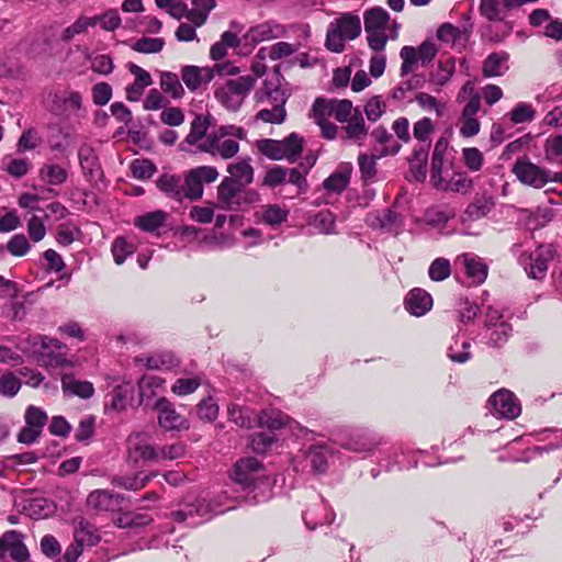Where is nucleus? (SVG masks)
<instances>
[{
    "instance_id": "nucleus-20",
    "label": "nucleus",
    "mask_w": 562,
    "mask_h": 562,
    "mask_svg": "<svg viewBox=\"0 0 562 562\" xmlns=\"http://www.w3.org/2000/svg\"><path fill=\"white\" fill-rule=\"evenodd\" d=\"M121 496L106 490L92 491L87 497V506L95 512H114L120 508Z\"/></svg>"
},
{
    "instance_id": "nucleus-46",
    "label": "nucleus",
    "mask_w": 562,
    "mask_h": 562,
    "mask_svg": "<svg viewBox=\"0 0 562 562\" xmlns=\"http://www.w3.org/2000/svg\"><path fill=\"white\" fill-rule=\"evenodd\" d=\"M160 87L164 92L169 93L173 99H179L183 95L184 89L173 72L164 71L160 75Z\"/></svg>"
},
{
    "instance_id": "nucleus-18",
    "label": "nucleus",
    "mask_w": 562,
    "mask_h": 562,
    "mask_svg": "<svg viewBox=\"0 0 562 562\" xmlns=\"http://www.w3.org/2000/svg\"><path fill=\"white\" fill-rule=\"evenodd\" d=\"M284 29L273 21H265L251 26L244 35L246 44L257 45L265 41H270L283 36Z\"/></svg>"
},
{
    "instance_id": "nucleus-1",
    "label": "nucleus",
    "mask_w": 562,
    "mask_h": 562,
    "mask_svg": "<svg viewBox=\"0 0 562 562\" xmlns=\"http://www.w3.org/2000/svg\"><path fill=\"white\" fill-rule=\"evenodd\" d=\"M400 24L394 20L391 23L390 14L381 7L372 8L364 13V31L369 47L381 53L389 40H396Z\"/></svg>"
},
{
    "instance_id": "nucleus-60",
    "label": "nucleus",
    "mask_w": 562,
    "mask_h": 562,
    "mask_svg": "<svg viewBox=\"0 0 562 562\" xmlns=\"http://www.w3.org/2000/svg\"><path fill=\"white\" fill-rule=\"evenodd\" d=\"M312 225L323 234H333L335 232V216L327 210L321 211L314 215Z\"/></svg>"
},
{
    "instance_id": "nucleus-37",
    "label": "nucleus",
    "mask_w": 562,
    "mask_h": 562,
    "mask_svg": "<svg viewBox=\"0 0 562 562\" xmlns=\"http://www.w3.org/2000/svg\"><path fill=\"white\" fill-rule=\"evenodd\" d=\"M303 138L295 133L290 134L286 138L280 140L281 149L284 151V159L291 162L297 160L303 150Z\"/></svg>"
},
{
    "instance_id": "nucleus-44",
    "label": "nucleus",
    "mask_w": 562,
    "mask_h": 562,
    "mask_svg": "<svg viewBox=\"0 0 562 562\" xmlns=\"http://www.w3.org/2000/svg\"><path fill=\"white\" fill-rule=\"evenodd\" d=\"M40 178L50 186H59L66 181L67 172L59 165L47 164L40 169Z\"/></svg>"
},
{
    "instance_id": "nucleus-5",
    "label": "nucleus",
    "mask_w": 562,
    "mask_h": 562,
    "mask_svg": "<svg viewBox=\"0 0 562 562\" xmlns=\"http://www.w3.org/2000/svg\"><path fill=\"white\" fill-rule=\"evenodd\" d=\"M256 85V78L251 75L228 79L218 87L214 95L216 100L229 111H238L245 99Z\"/></svg>"
},
{
    "instance_id": "nucleus-55",
    "label": "nucleus",
    "mask_w": 562,
    "mask_h": 562,
    "mask_svg": "<svg viewBox=\"0 0 562 562\" xmlns=\"http://www.w3.org/2000/svg\"><path fill=\"white\" fill-rule=\"evenodd\" d=\"M333 105L335 119L342 124L353 119L356 111H360L359 108H353L352 102L347 99L334 100Z\"/></svg>"
},
{
    "instance_id": "nucleus-16",
    "label": "nucleus",
    "mask_w": 562,
    "mask_h": 562,
    "mask_svg": "<svg viewBox=\"0 0 562 562\" xmlns=\"http://www.w3.org/2000/svg\"><path fill=\"white\" fill-rule=\"evenodd\" d=\"M261 470L262 467L257 459L245 458L236 462L232 470L231 477L243 487H250L259 477Z\"/></svg>"
},
{
    "instance_id": "nucleus-47",
    "label": "nucleus",
    "mask_w": 562,
    "mask_h": 562,
    "mask_svg": "<svg viewBox=\"0 0 562 562\" xmlns=\"http://www.w3.org/2000/svg\"><path fill=\"white\" fill-rule=\"evenodd\" d=\"M193 9L191 15L193 16V24L202 26L209 18L210 12L216 7L215 0H192Z\"/></svg>"
},
{
    "instance_id": "nucleus-19",
    "label": "nucleus",
    "mask_w": 562,
    "mask_h": 562,
    "mask_svg": "<svg viewBox=\"0 0 562 562\" xmlns=\"http://www.w3.org/2000/svg\"><path fill=\"white\" fill-rule=\"evenodd\" d=\"M214 78V69L210 67L184 66L181 69V79L190 91H196L210 83Z\"/></svg>"
},
{
    "instance_id": "nucleus-21",
    "label": "nucleus",
    "mask_w": 562,
    "mask_h": 562,
    "mask_svg": "<svg viewBox=\"0 0 562 562\" xmlns=\"http://www.w3.org/2000/svg\"><path fill=\"white\" fill-rule=\"evenodd\" d=\"M471 34V29L467 26H454L450 23H443L437 32L438 38L452 48L462 49L465 47Z\"/></svg>"
},
{
    "instance_id": "nucleus-15",
    "label": "nucleus",
    "mask_w": 562,
    "mask_h": 562,
    "mask_svg": "<svg viewBox=\"0 0 562 562\" xmlns=\"http://www.w3.org/2000/svg\"><path fill=\"white\" fill-rule=\"evenodd\" d=\"M9 554L14 562H30V553L16 530L5 531L0 538V559Z\"/></svg>"
},
{
    "instance_id": "nucleus-2",
    "label": "nucleus",
    "mask_w": 562,
    "mask_h": 562,
    "mask_svg": "<svg viewBox=\"0 0 562 562\" xmlns=\"http://www.w3.org/2000/svg\"><path fill=\"white\" fill-rule=\"evenodd\" d=\"M246 131L243 127L227 125L221 126L216 132L206 136V139L199 144V149L211 155H218L223 159L234 157L239 150V139L246 138Z\"/></svg>"
},
{
    "instance_id": "nucleus-12",
    "label": "nucleus",
    "mask_w": 562,
    "mask_h": 562,
    "mask_svg": "<svg viewBox=\"0 0 562 562\" xmlns=\"http://www.w3.org/2000/svg\"><path fill=\"white\" fill-rule=\"evenodd\" d=\"M157 419L160 427L167 431H181L190 428L189 420L179 414L172 404L165 398H159L156 403Z\"/></svg>"
},
{
    "instance_id": "nucleus-4",
    "label": "nucleus",
    "mask_w": 562,
    "mask_h": 562,
    "mask_svg": "<svg viewBox=\"0 0 562 562\" xmlns=\"http://www.w3.org/2000/svg\"><path fill=\"white\" fill-rule=\"evenodd\" d=\"M361 33L360 18L352 13H344L329 23L326 34V47L334 53L345 49V42L357 38Z\"/></svg>"
},
{
    "instance_id": "nucleus-38",
    "label": "nucleus",
    "mask_w": 562,
    "mask_h": 562,
    "mask_svg": "<svg viewBox=\"0 0 562 562\" xmlns=\"http://www.w3.org/2000/svg\"><path fill=\"white\" fill-rule=\"evenodd\" d=\"M2 169L11 177L20 179L31 169V162L27 158H12L7 156L2 159Z\"/></svg>"
},
{
    "instance_id": "nucleus-59",
    "label": "nucleus",
    "mask_w": 562,
    "mask_h": 562,
    "mask_svg": "<svg viewBox=\"0 0 562 562\" xmlns=\"http://www.w3.org/2000/svg\"><path fill=\"white\" fill-rule=\"evenodd\" d=\"M386 111V103L381 95H374L364 105V113L369 121L376 122Z\"/></svg>"
},
{
    "instance_id": "nucleus-9",
    "label": "nucleus",
    "mask_w": 562,
    "mask_h": 562,
    "mask_svg": "<svg viewBox=\"0 0 562 562\" xmlns=\"http://www.w3.org/2000/svg\"><path fill=\"white\" fill-rule=\"evenodd\" d=\"M512 335V326L503 319V315L493 308H488L485 321L486 344L493 348L504 346Z\"/></svg>"
},
{
    "instance_id": "nucleus-54",
    "label": "nucleus",
    "mask_w": 562,
    "mask_h": 562,
    "mask_svg": "<svg viewBox=\"0 0 562 562\" xmlns=\"http://www.w3.org/2000/svg\"><path fill=\"white\" fill-rule=\"evenodd\" d=\"M418 53L417 49L413 46H403L400 52V56L402 58V66H401V77L407 76L409 72H412L418 61Z\"/></svg>"
},
{
    "instance_id": "nucleus-28",
    "label": "nucleus",
    "mask_w": 562,
    "mask_h": 562,
    "mask_svg": "<svg viewBox=\"0 0 562 562\" xmlns=\"http://www.w3.org/2000/svg\"><path fill=\"white\" fill-rule=\"evenodd\" d=\"M437 189L468 194L473 189V181L464 172H453L449 179L441 178V181L434 184Z\"/></svg>"
},
{
    "instance_id": "nucleus-32",
    "label": "nucleus",
    "mask_w": 562,
    "mask_h": 562,
    "mask_svg": "<svg viewBox=\"0 0 562 562\" xmlns=\"http://www.w3.org/2000/svg\"><path fill=\"white\" fill-rule=\"evenodd\" d=\"M331 449L327 445L312 446L305 454V461L315 473H323L327 469V458Z\"/></svg>"
},
{
    "instance_id": "nucleus-31",
    "label": "nucleus",
    "mask_w": 562,
    "mask_h": 562,
    "mask_svg": "<svg viewBox=\"0 0 562 562\" xmlns=\"http://www.w3.org/2000/svg\"><path fill=\"white\" fill-rule=\"evenodd\" d=\"M227 172L229 173L226 179H232L235 183L243 188L250 184L254 180V168L251 167L248 159H243L227 166Z\"/></svg>"
},
{
    "instance_id": "nucleus-53",
    "label": "nucleus",
    "mask_w": 562,
    "mask_h": 562,
    "mask_svg": "<svg viewBox=\"0 0 562 562\" xmlns=\"http://www.w3.org/2000/svg\"><path fill=\"white\" fill-rule=\"evenodd\" d=\"M207 128H209L207 120L202 116H196L191 123L190 132L186 137V142L189 145L198 144L204 137L206 138Z\"/></svg>"
},
{
    "instance_id": "nucleus-57",
    "label": "nucleus",
    "mask_w": 562,
    "mask_h": 562,
    "mask_svg": "<svg viewBox=\"0 0 562 562\" xmlns=\"http://www.w3.org/2000/svg\"><path fill=\"white\" fill-rule=\"evenodd\" d=\"M451 274L450 261L446 258H436L429 266L428 276L432 281H443Z\"/></svg>"
},
{
    "instance_id": "nucleus-23",
    "label": "nucleus",
    "mask_w": 562,
    "mask_h": 562,
    "mask_svg": "<svg viewBox=\"0 0 562 562\" xmlns=\"http://www.w3.org/2000/svg\"><path fill=\"white\" fill-rule=\"evenodd\" d=\"M101 537L97 528L83 517L75 520L74 540L82 547H93L99 543Z\"/></svg>"
},
{
    "instance_id": "nucleus-35",
    "label": "nucleus",
    "mask_w": 562,
    "mask_h": 562,
    "mask_svg": "<svg viewBox=\"0 0 562 562\" xmlns=\"http://www.w3.org/2000/svg\"><path fill=\"white\" fill-rule=\"evenodd\" d=\"M289 210L278 204L265 205L261 209L260 220L272 227L279 226L286 221Z\"/></svg>"
},
{
    "instance_id": "nucleus-49",
    "label": "nucleus",
    "mask_w": 562,
    "mask_h": 562,
    "mask_svg": "<svg viewBox=\"0 0 562 562\" xmlns=\"http://www.w3.org/2000/svg\"><path fill=\"white\" fill-rule=\"evenodd\" d=\"M334 100H326L323 98H318L315 100L312 110L311 117L314 120L316 124H321L324 121H327L331 115H334Z\"/></svg>"
},
{
    "instance_id": "nucleus-51",
    "label": "nucleus",
    "mask_w": 562,
    "mask_h": 562,
    "mask_svg": "<svg viewBox=\"0 0 562 562\" xmlns=\"http://www.w3.org/2000/svg\"><path fill=\"white\" fill-rule=\"evenodd\" d=\"M280 140L265 138L257 142V148L260 154L272 160L284 159V151L281 149Z\"/></svg>"
},
{
    "instance_id": "nucleus-17",
    "label": "nucleus",
    "mask_w": 562,
    "mask_h": 562,
    "mask_svg": "<svg viewBox=\"0 0 562 562\" xmlns=\"http://www.w3.org/2000/svg\"><path fill=\"white\" fill-rule=\"evenodd\" d=\"M553 257L550 246H541L526 259H521L526 272L532 279H542L548 270V261Z\"/></svg>"
},
{
    "instance_id": "nucleus-43",
    "label": "nucleus",
    "mask_w": 562,
    "mask_h": 562,
    "mask_svg": "<svg viewBox=\"0 0 562 562\" xmlns=\"http://www.w3.org/2000/svg\"><path fill=\"white\" fill-rule=\"evenodd\" d=\"M379 157L381 156H373L368 154H360L358 156V166L361 173V179L366 183H371L375 180L378 173L376 159Z\"/></svg>"
},
{
    "instance_id": "nucleus-41",
    "label": "nucleus",
    "mask_w": 562,
    "mask_h": 562,
    "mask_svg": "<svg viewBox=\"0 0 562 562\" xmlns=\"http://www.w3.org/2000/svg\"><path fill=\"white\" fill-rule=\"evenodd\" d=\"M507 115L515 125L530 123L536 117V109L530 103L518 102Z\"/></svg>"
},
{
    "instance_id": "nucleus-6",
    "label": "nucleus",
    "mask_w": 562,
    "mask_h": 562,
    "mask_svg": "<svg viewBox=\"0 0 562 562\" xmlns=\"http://www.w3.org/2000/svg\"><path fill=\"white\" fill-rule=\"evenodd\" d=\"M259 193L244 190L241 186L224 178L217 188L218 207L227 211L237 210L243 204H254L259 201Z\"/></svg>"
},
{
    "instance_id": "nucleus-36",
    "label": "nucleus",
    "mask_w": 562,
    "mask_h": 562,
    "mask_svg": "<svg viewBox=\"0 0 562 562\" xmlns=\"http://www.w3.org/2000/svg\"><path fill=\"white\" fill-rule=\"evenodd\" d=\"M371 136L378 144L383 145L380 156L395 155L398 153L401 145L393 140V136L386 128L379 126L372 131Z\"/></svg>"
},
{
    "instance_id": "nucleus-14",
    "label": "nucleus",
    "mask_w": 562,
    "mask_h": 562,
    "mask_svg": "<svg viewBox=\"0 0 562 562\" xmlns=\"http://www.w3.org/2000/svg\"><path fill=\"white\" fill-rule=\"evenodd\" d=\"M46 108L56 115H61L66 111H78L82 106V97L77 91H52L47 94Z\"/></svg>"
},
{
    "instance_id": "nucleus-63",
    "label": "nucleus",
    "mask_w": 562,
    "mask_h": 562,
    "mask_svg": "<svg viewBox=\"0 0 562 562\" xmlns=\"http://www.w3.org/2000/svg\"><path fill=\"white\" fill-rule=\"evenodd\" d=\"M30 248V243L23 234L13 235L8 241L7 246H4V250L7 249L11 255L15 257L25 256Z\"/></svg>"
},
{
    "instance_id": "nucleus-64",
    "label": "nucleus",
    "mask_w": 562,
    "mask_h": 562,
    "mask_svg": "<svg viewBox=\"0 0 562 562\" xmlns=\"http://www.w3.org/2000/svg\"><path fill=\"white\" fill-rule=\"evenodd\" d=\"M544 157L549 161H558L562 157V135L551 136L544 142Z\"/></svg>"
},
{
    "instance_id": "nucleus-24",
    "label": "nucleus",
    "mask_w": 562,
    "mask_h": 562,
    "mask_svg": "<svg viewBox=\"0 0 562 562\" xmlns=\"http://www.w3.org/2000/svg\"><path fill=\"white\" fill-rule=\"evenodd\" d=\"M460 261L471 284L479 285L485 281L487 266L480 258L465 254L461 256Z\"/></svg>"
},
{
    "instance_id": "nucleus-58",
    "label": "nucleus",
    "mask_w": 562,
    "mask_h": 562,
    "mask_svg": "<svg viewBox=\"0 0 562 562\" xmlns=\"http://www.w3.org/2000/svg\"><path fill=\"white\" fill-rule=\"evenodd\" d=\"M165 41L159 37H142L140 40L136 41L132 48L142 54H156L161 52L164 48Z\"/></svg>"
},
{
    "instance_id": "nucleus-34",
    "label": "nucleus",
    "mask_w": 562,
    "mask_h": 562,
    "mask_svg": "<svg viewBox=\"0 0 562 562\" xmlns=\"http://www.w3.org/2000/svg\"><path fill=\"white\" fill-rule=\"evenodd\" d=\"M61 387L64 392L81 398H90L94 393V387L91 382L75 380L70 375H64L61 378Z\"/></svg>"
},
{
    "instance_id": "nucleus-26",
    "label": "nucleus",
    "mask_w": 562,
    "mask_h": 562,
    "mask_svg": "<svg viewBox=\"0 0 562 562\" xmlns=\"http://www.w3.org/2000/svg\"><path fill=\"white\" fill-rule=\"evenodd\" d=\"M209 513H211V508L205 499H196L194 504H188L183 509L173 512L172 516L179 522L188 521L190 526H196L200 521L194 520V516L203 518Z\"/></svg>"
},
{
    "instance_id": "nucleus-40",
    "label": "nucleus",
    "mask_w": 562,
    "mask_h": 562,
    "mask_svg": "<svg viewBox=\"0 0 562 562\" xmlns=\"http://www.w3.org/2000/svg\"><path fill=\"white\" fill-rule=\"evenodd\" d=\"M111 251L113 259L116 265H122L127 257L132 256L136 251L134 243L128 240L126 237H116L112 243Z\"/></svg>"
},
{
    "instance_id": "nucleus-25",
    "label": "nucleus",
    "mask_w": 562,
    "mask_h": 562,
    "mask_svg": "<svg viewBox=\"0 0 562 562\" xmlns=\"http://www.w3.org/2000/svg\"><path fill=\"white\" fill-rule=\"evenodd\" d=\"M346 140H350L358 146L363 145L368 136V127L366 126L364 119L361 111H356L353 119L345 123L342 127Z\"/></svg>"
},
{
    "instance_id": "nucleus-13",
    "label": "nucleus",
    "mask_w": 562,
    "mask_h": 562,
    "mask_svg": "<svg viewBox=\"0 0 562 562\" xmlns=\"http://www.w3.org/2000/svg\"><path fill=\"white\" fill-rule=\"evenodd\" d=\"M488 402L493 414L498 417L514 419L521 413L520 404L514 393L508 390H498L491 395Z\"/></svg>"
},
{
    "instance_id": "nucleus-7",
    "label": "nucleus",
    "mask_w": 562,
    "mask_h": 562,
    "mask_svg": "<svg viewBox=\"0 0 562 562\" xmlns=\"http://www.w3.org/2000/svg\"><path fill=\"white\" fill-rule=\"evenodd\" d=\"M126 460L134 467L157 463V447L150 442L147 434L134 432L127 437Z\"/></svg>"
},
{
    "instance_id": "nucleus-42",
    "label": "nucleus",
    "mask_w": 562,
    "mask_h": 562,
    "mask_svg": "<svg viewBox=\"0 0 562 562\" xmlns=\"http://www.w3.org/2000/svg\"><path fill=\"white\" fill-rule=\"evenodd\" d=\"M289 419L281 412L270 411L262 412L259 416H257V424L261 428H268L270 430L281 429L286 426Z\"/></svg>"
},
{
    "instance_id": "nucleus-50",
    "label": "nucleus",
    "mask_w": 562,
    "mask_h": 562,
    "mask_svg": "<svg viewBox=\"0 0 562 562\" xmlns=\"http://www.w3.org/2000/svg\"><path fill=\"white\" fill-rule=\"evenodd\" d=\"M202 384V378L199 375L179 378L171 386V391L178 396L192 394Z\"/></svg>"
},
{
    "instance_id": "nucleus-48",
    "label": "nucleus",
    "mask_w": 562,
    "mask_h": 562,
    "mask_svg": "<svg viewBox=\"0 0 562 562\" xmlns=\"http://www.w3.org/2000/svg\"><path fill=\"white\" fill-rule=\"evenodd\" d=\"M229 420L239 427L251 428L257 423V416L247 408L232 406L228 408Z\"/></svg>"
},
{
    "instance_id": "nucleus-62",
    "label": "nucleus",
    "mask_w": 562,
    "mask_h": 562,
    "mask_svg": "<svg viewBox=\"0 0 562 562\" xmlns=\"http://www.w3.org/2000/svg\"><path fill=\"white\" fill-rule=\"evenodd\" d=\"M276 440L273 434L257 432L250 436L249 447L256 453H265Z\"/></svg>"
},
{
    "instance_id": "nucleus-22",
    "label": "nucleus",
    "mask_w": 562,
    "mask_h": 562,
    "mask_svg": "<svg viewBox=\"0 0 562 562\" xmlns=\"http://www.w3.org/2000/svg\"><path fill=\"white\" fill-rule=\"evenodd\" d=\"M432 306V299L423 289L411 290L405 297V308L414 316L425 315Z\"/></svg>"
},
{
    "instance_id": "nucleus-52",
    "label": "nucleus",
    "mask_w": 562,
    "mask_h": 562,
    "mask_svg": "<svg viewBox=\"0 0 562 562\" xmlns=\"http://www.w3.org/2000/svg\"><path fill=\"white\" fill-rule=\"evenodd\" d=\"M166 214L162 211H156L139 216L136 220V225L145 232H154L158 229L165 222Z\"/></svg>"
},
{
    "instance_id": "nucleus-27",
    "label": "nucleus",
    "mask_w": 562,
    "mask_h": 562,
    "mask_svg": "<svg viewBox=\"0 0 562 562\" xmlns=\"http://www.w3.org/2000/svg\"><path fill=\"white\" fill-rule=\"evenodd\" d=\"M495 206L494 199L488 195L475 196L465 209L462 221H476L485 217Z\"/></svg>"
},
{
    "instance_id": "nucleus-3",
    "label": "nucleus",
    "mask_w": 562,
    "mask_h": 562,
    "mask_svg": "<svg viewBox=\"0 0 562 562\" xmlns=\"http://www.w3.org/2000/svg\"><path fill=\"white\" fill-rule=\"evenodd\" d=\"M258 102H268L271 108H265L256 114V119L266 123L281 124L286 116L285 103L289 93L279 86L265 81L263 87L256 92Z\"/></svg>"
},
{
    "instance_id": "nucleus-8",
    "label": "nucleus",
    "mask_w": 562,
    "mask_h": 562,
    "mask_svg": "<svg viewBox=\"0 0 562 562\" xmlns=\"http://www.w3.org/2000/svg\"><path fill=\"white\" fill-rule=\"evenodd\" d=\"M218 171L213 166L190 169L184 176V199L198 201L203 196V186L216 181Z\"/></svg>"
},
{
    "instance_id": "nucleus-29",
    "label": "nucleus",
    "mask_w": 562,
    "mask_h": 562,
    "mask_svg": "<svg viewBox=\"0 0 562 562\" xmlns=\"http://www.w3.org/2000/svg\"><path fill=\"white\" fill-rule=\"evenodd\" d=\"M341 447L353 451V452H364L373 450L378 441L369 436V434L363 431H353L347 435L340 442Z\"/></svg>"
},
{
    "instance_id": "nucleus-10",
    "label": "nucleus",
    "mask_w": 562,
    "mask_h": 562,
    "mask_svg": "<svg viewBox=\"0 0 562 562\" xmlns=\"http://www.w3.org/2000/svg\"><path fill=\"white\" fill-rule=\"evenodd\" d=\"M512 171L521 183L536 189L543 188L550 181L547 170L526 158L517 159Z\"/></svg>"
},
{
    "instance_id": "nucleus-33",
    "label": "nucleus",
    "mask_w": 562,
    "mask_h": 562,
    "mask_svg": "<svg viewBox=\"0 0 562 562\" xmlns=\"http://www.w3.org/2000/svg\"><path fill=\"white\" fill-rule=\"evenodd\" d=\"M157 187L173 200L180 202L184 199V186L181 184L180 178L175 175H161L157 180Z\"/></svg>"
},
{
    "instance_id": "nucleus-56",
    "label": "nucleus",
    "mask_w": 562,
    "mask_h": 562,
    "mask_svg": "<svg viewBox=\"0 0 562 562\" xmlns=\"http://www.w3.org/2000/svg\"><path fill=\"white\" fill-rule=\"evenodd\" d=\"M186 446L180 442L157 447V463L160 461H173L184 457Z\"/></svg>"
},
{
    "instance_id": "nucleus-39",
    "label": "nucleus",
    "mask_w": 562,
    "mask_h": 562,
    "mask_svg": "<svg viewBox=\"0 0 562 562\" xmlns=\"http://www.w3.org/2000/svg\"><path fill=\"white\" fill-rule=\"evenodd\" d=\"M470 346L467 339L453 338V341L447 349V356L456 363H465L471 358Z\"/></svg>"
},
{
    "instance_id": "nucleus-45",
    "label": "nucleus",
    "mask_w": 562,
    "mask_h": 562,
    "mask_svg": "<svg viewBox=\"0 0 562 562\" xmlns=\"http://www.w3.org/2000/svg\"><path fill=\"white\" fill-rule=\"evenodd\" d=\"M350 179V167L331 173L325 181L324 188L328 192L341 193L348 186Z\"/></svg>"
},
{
    "instance_id": "nucleus-61",
    "label": "nucleus",
    "mask_w": 562,
    "mask_h": 562,
    "mask_svg": "<svg viewBox=\"0 0 562 562\" xmlns=\"http://www.w3.org/2000/svg\"><path fill=\"white\" fill-rule=\"evenodd\" d=\"M297 50V47L286 42H278L271 46L262 47V53H266L272 60H278L283 57L291 56Z\"/></svg>"
},
{
    "instance_id": "nucleus-11",
    "label": "nucleus",
    "mask_w": 562,
    "mask_h": 562,
    "mask_svg": "<svg viewBox=\"0 0 562 562\" xmlns=\"http://www.w3.org/2000/svg\"><path fill=\"white\" fill-rule=\"evenodd\" d=\"M25 426L18 435L19 442L31 445L37 440L47 422V414L40 407L30 405L24 415Z\"/></svg>"
},
{
    "instance_id": "nucleus-30",
    "label": "nucleus",
    "mask_w": 562,
    "mask_h": 562,
    "mask_svg": "<svg viewBox=\"0 0 562 562\" xmlns=\"http://www.w3.org/2000/svg\"><path fill=\"white\" fill-rule=\"evenodd\" d=\"M509 55L507 53H492L490 54L482 66V74L485 78H493L503 76L508 70Z\"/></svg>"
}]
</instances>
